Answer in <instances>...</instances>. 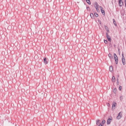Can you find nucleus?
I'll return each mask as SVG.
<instances>
[{
    "label": "nucleus",
    "mask_w": 126,
    "mask_h": 126,
    "mask_svg": "<svg viewBox=\"0 0 126 126\" xmlns=\"http://www.w3.org/2000/svg\"><path fill=\"white\" fill-rule=\"evenodd\" d=\"M99 123H100V120H98L96 121V125L98 126L99 125Z\"/></svg>",
    "instance_id": "1a4fd4ad"
},
{
    "label": "nucleus",
    "mask_w": 126,
    "mask_h": 126,
    "mask_svg": "<svg viewBox=\"0 0 126 126\" xmlns=\"http://www.w3.org/2000/svg\"><path fill=\"white\" fill-rule=\"evenodd\" d=\"M98 22H99V24H101V21L98 20Z\"/></svg>",
    "instance_id": "a878e982"
},
{
    "label": "nucleus",
    "mask_w": 126,
    "mask_h": 126,
    "mask_svg": "<svg viewBox=\"0 0 126 126\" xmlns=\"http://www.w3.org/2000/svg\"><path fill=\"white\" fill-rule=\"evenodd\" d=\"M108 57H109V58H110V59H112V58H113V56H112L111 54H109Z\"/></svg>",
    "instance_id": "9b49d317"
},
{
    "label": "nucleus",
    "mask_w": 126,
    "mask_h": 126,
    "mask_svg": "<svg viewBox=\"0 0 126 126\" xmlns=\"http://www.w3.org/2000/svg\"><path fill=\"white\" fill-rule=\"evenodd\" d=\"M117 81L119 82V79H117Z\"/></svg>",
    "instance_id": "c756f323"
},
{
    "label": "nucleus",
    "mask_w": 126,
    "mask_h": 126,
    "mask_svg": "<svg viewBox=\"0 0 126 126\" xmlns=\"http://www.w3.org/2000/svg\"><path fill=\"white\" fill-rule=\"evenodd\" d=\"M119 90H120V91H121V87H119Z\"/></svg>",
    "instance_id": "7c9ffc66"
},
{
    "label": "nucleus",
    "mask_w": 126,
    "mask_h": 126,
    "mask_svg": "<svg viewBox=\"0 0 126 126\" xmlns=\"http://www.w3.org/2000/svg\"><path fill=\"white\" fill-rule=\"evenodd\" d=\"M117 85H119V82H117Z\"/></svg>",
    "instance_id": "c85d7f7f"
},
{
    "label": "nucleus",
    "mask_w": 126,
    "mask_h": 126,
    "mask_svg": "<svg viewBox=\"0 0 126 126\" xmlns=\"http://www.w3.org/2000/svg\"><path fill=\"white\" fill-rule=\"evenodd\" d=\"M43 61L45 64H48V61H47V59L44 58Z\"/></svg>",
    "instance_id": "0eeeda50"
},
{
    "label": "nucleus",
    "mask_w": 126,
    "mask_h": 126,
    "mask_svg": "<svg viewBox=\"0 0 126 126\" xmlns=\"http://www.w3.org/2000/svg\"><path fill=\"white\" fill-rule=\"evenodd\" d=\"M122 61L123 64L124 65L126 64V60L125 59V56H124V54H122Z\"/></svg>",
    "instance_id": "7ed1b4c3"
},
{
    "label": "nucleus",
    "mask_w": 126,
    "mask_h": 126,
    "mask_svg": "<svg viewBox=\"0 0 126 126\" xmlns=\"http://www.w3.org/2000/svg\"><path fill=\"white\" fill-rule=\"evenodd\" d=\"M95 8H96V11H97V12L100 11V10H99V5H98V3H95Z\"/></svg>",
    "instance_id": "39448f33"
},
{
    "label": "nucleus",
    "mask_w": 126,
    "mask_h": 126,
    "mask_svg": "<svg viewBox=\"0 0 126 126\" xmlns=\"http://www.w3.org/2000/svg\"><path fill=\"white\" fill-rule=\"evenodd\" d=\"M113 23L115 26H117V24L116 23V21L114 19H113Z\"/></svg>",
    "instance_id": "4468645a"
},
{
    "label": "nucleus",
    "mask_w": 126,
    "mask_h": 126,
    "mask_svg": "<svg viewBox=\"0 0 126 126\" xmlns=\"http://www.w3.org/2000/svg\"><path fill=\"white\" fill-rule=\"evenodd\" d=\"M100 10H101L102 9H103V7H102V6H100Z\"/></svg>",
    "instance_id": "393cba45"
},
{
    "label": "nucleus",
    "mask_w": 126,
    "mask_h": 126,
    "mask_svg": "<svg viewBox=\"0 0 126 126\" xmlns=\"http://www.w3.org/2000/svg\"><path fill=\"white\" fill-rule=\"evenodd\" d=\"M113 93H114V94H116V93H117V88H115L114 89Z\"/></svg>",
    "instance_id": "2eb2a0df"
},
{
    "label": "nucleus",
    "mask_w": 126,
    "mask_h": 126,
    "mask_svg": "<svg viewBox=\"0 0 126 126\" xmlns=\"http://www.w3.org/2000/svg\"><path fill=\"white\" fill-rule=\"evenodd\" d=\"M104 27H105V30H108V29H109V28H108V27L106 26H105Z\"/></svg>",
    "instance_id": "412c9836"
},
{
    "label": "nucleus",
    "mask_w": 126,
    "mask_h": 126,
    "mask_svg": "<svg viewBox=\"0 0 126 126\" xmlns=\"http://www.w3.org/2000/svg\"><path fill=\"white\" fill-rule=\"evenodd\" d=\"M123 117V112H120L119 114L117 117H116V119L117 120H121L122 119V117Z\"/></svg>",
    "instance_id": "f257e3e1"
},
{
    "label": "nucleus",
    "mask_w": 126,
    "mask_h": 126,
    "mask_svg": "<svg viewBox=\"0 0 126 126\" xmlns=\"http://www.w3.org/2000/svg\"><path fill=\"white\" fill-rule=\"evenodd\" d=\"M110 124H111V120H109L108 119H107V124L110 125Z\"/></svg>",
    "instance_id": "ddd939ff"
},
{
    "label": "nucleus",
    "mask_w": 126,
    "mask_h": 126,
    "mask_svg": "<svg viewBox=\"0 0 126 126\" xmlns=\"http://www.w3.org/2000/svg\"><path fill=\"white\" fill-rule=\"evenodd\" d=\"M125 6L126 7V0L125 1Z\"/></svg>",
    "instance_id": "bb28decb"
},
{
    "label": "nucleus",
    "mask_w": 126,
    "mask_h": 126,
    "mask_svg": "<svg viewBox=\"0 0 126 126\" xmlns=\"http://www.w3.org/2000/svg\"><path fill=\"white\" fill-rule=\"evenodd\" d=\"M108 120L109 121H112V120H113V118L111 117L110 118L108 119Z\"/></svg>",
    "instance_id": "5701e85b"
},
{
    "label": "nucleus",
    "mask_w": 126,
    "mask_h": 126,
    "mask_svg": "<svg viewBox=\"0 0 126 126\" xmlns=\"http://www.w3.org/2000/svg\"><path fill=\"white\" fill-rule=\"evenodd\" d=\"M106 31H107V32H109V29L106 30Z\"/></svg>",
    "instance_id": "cd10ccee"
},
{
    "label": "nucleus",
    "mask_w": 126,
    "mask_h": 126,
    "mask_svg": "<svg viewBox=\"0 0 126 126\" xmlns=\"http://www.w3.org/2000/svg\"><path fill=\"white\" fill-rule=\"evenodd\" d=\"M110 71H113V66H111L109 68Z\"/></svg>",
    "instance_id": "dca6fc26"
},
{
    "label": "nucleus",
    "mask_w": 126,
    "mask_h": 126,
    "mask_svg": "<svg viewBox=\"0 0 126 126\" xmlns=\"http://www.w3.org/2000/svg\"><path fill=\"white\" fill-rule=\"evenodd\" d=\"M106 38L109 42H111L112 39H111L110 35H109V32H106Z\"/></svg>",
    "instance_id": "20e7f679"
},
{
    "label": "nucleus",
    "mask_w": 126,
    "mask_h": 126,
    "mask_svg": "<svg viewBox=\"0 0 126 126\" xmlns=\"http://www.w3.org/2000/svg\"><path fill=\"white\" fill-rule=\"evenodd\" d=\"M115 81H116V78H115V76H112V82H115Z\"/></svg>",
    "instance_id": "6e6552de"
},
{
    "label": "nucleus",
    "mask_w": 126,
    "mask_h": 126,
    "mask_svg": "<svg viewBox=\"0 0 126 126\" xmlns=\"http://www.w3.org/2000/svg\"><path fill=\"white\" fill-rule=\"evenodd\" d=\"M101 12L102 13V14H103V15H105V11L104 10L101 9Z\"/></svg>",
    "instance_id": "9d476101"
},
{
    "label": "nucleus",
    "mask_w": 126,
    "mask_h": 126,
    "mask_svg": "<svg viewBox=\"0 0 126 126\" xmlns=\"http://www.w3.org/2000/svg\"><path fill=\"white\" fill-rule=\"evenodd\" d=\"M120 101H123V96H121L120 97Z\"/></svg>",
    "instance_id": "4be33fe9"
},
{
    "label": "nucleus",
    "mask_w": 126,
    "mask_h": 126,
    "mask_svg": "<svg viewBox=\"0 0 126 126\" xmlns=\"http://www.w3.org/2000/svg\"><path fill=\"white\" fill-rule=\"evenodd\" d=\"M105 123H106V121L104 120H102V125H105Z\"/></svg>",
    "instance_id": "6ab92c4d"
},
{
    "label": "nucleus",
    "mask_w": 126,
    "mask_h": 126,
    "mask_svg": "<svg viewBox=\"0 0 126 126\" xmlns=\"http://www.w3.org/2000/svg\"><path fill=\"white\" fill-rule=\"evenodd\" d=\"M119 4L120 6H123V5H124V1H123V0H119Z\"/></svg>",
    "instance_id": "423d86ee"
},
{
    "label": "nucleus",
    "mask_w": 126,
    "mask_h": 126,
    "mask_svg": "<svg viewBox=\"0 0 126 126\" xmlns=\"http://www.w3.org/2000/svg\"><path fill=\"white\" fill-rule=\"evenodd\" d=\"M90 16H91V18H94V14H93V13L90 14Z\"/></svg>",
    "instance_id": "f8f14e48"
},
{
    "label": "nucleus",
    "mask_w": 126,
    "mask_h": 126,
    "mask_svg": "<svg viewBox=\"0 0 126 126\" xmlns=\"http://www.w3.org/2000/svg\"><path fill=\"white\" fill-rule=\"evenodd\" d=\"M94 14L95 17H98L99 16V15L97 13H94Z\"/></svg>",
    "instance_id": "aec40b11"
},
{
    "label": "nucleus",
    "mask_w": 126,
    "mask_h": 126,
    "mask_svg": "<svg viewBox=\"0 0 126 126\" xmlns=\"http://www.w3.org/2000/svg\"><path fill=\"white\" fill-rule=\"evenodd\" d=\"M104 42L105 44H107L108 43L107 40H104Z\"/></svg>",
    "instance_id": "b1692460"
},
{
    "label": "nucleus",
    "mask_w": 126,
    "mask_h": 126,
    "mask_svg": "<svg viewBox=\"0 0 126 126\" xmlns=\"http://www.w3.org/2000/svg\"><path fill=\"white\" fill-rule=\"evenodd\" d=\"M114 59L116 62V64H118V56H117V54H116V53L114 54Z\"/></svg>",
    "instance_id": "f03ea898"
},
{
    "label": "nucleus",
    "mask_w": 126,
    "mask_h": 126,
    "mask_svg": "<svg viewBox=\"0 0 126 126\" xmlns=\"http://www.w3.org/2000/svg\"><path fill=\"white\" fill-rule=\"evenodd\" d=\"M117 105L116 103H114L112 104V108L116 107V105Z\"/></svg>",
    "instance_id": "f3484780"
},
{
    "label": "nucleus",
    "mask_w": 126,
    "mask_h": 126,
    "mask_svg": "<svg viewBox=\"0 0 126 126\" xmlns=\"http://www.w3.org/2000/svg\"><path fill=\"white\" fill-rule=\"evenodd\" d=\"M86 1L88 4H90L91 2H90V0H86Z\"/></svg>",
    "instance_id": "a211bd4d"
}]
</instances>
